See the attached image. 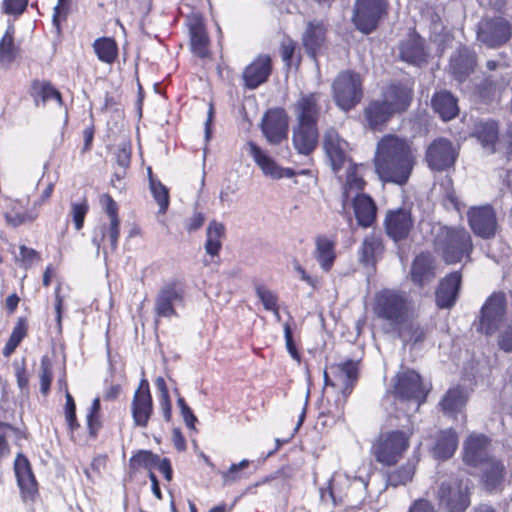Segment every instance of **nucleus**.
Here are the masks:
<instances>
[{
    "mask_svg": "<svg viewBox=\"0 0 512 512\" xmlns=\"http://www.w3.org/2000/svg\"><path fill=\"white\" fill-rule=\"evenodd\" d=\"M374 163L382 181L402 186L412 174L416 155L405 139L385 135L378 142Z\"/></svg>",
    "mask_w": 512,
    "mask_h": 512,
    "instance_id": "nucleus-1",
    "label": "nucleus"
},
{
    "mask_svg": "<svg viewBox=\"0 0 512 512\" xmlns=\"http://www.w3.org/2000/svg\"><path fill=\"white\" fill-rule=\"evenodd\" d=\"M477 330L486 334H498V344L506 352H512V292L493 293L481 308Z\"/></svg>",
    "mask_w": 512,
    "mask_h": 512,
    "instance_id": "nucleus-2",
    "label": "nucleus"
},
{
    "mask_svg": "<svg viewBox=\"0 0 512 512\" xmlns=\"http://www.w3.org/2000/svg\"><path fill=\"white\" fill-rule=\"evenodd\" d=\"M358 361L345 360L331 364L324 371V396L328 403L333 398V405L327 409V413L338 416L353 390L358 378Z\"/></svg>",
    "mask_w": 512,
    "mask_h": 512,
    "instance_id": "nucleus-3",
    "label": "nucleus"
},
{
    "mask_svg": "<svg viewBox=\"0 0 512 512\" xmlns=\"http://www.w3.org/2000/svg\"><path fill=\"white\" fill-rule=\"evenodd\" d=\"M435 248L447 263L454 264L470 257L473 243L466 229L441 227L435 237Z\"/></svg>",
    "mask_w": 512,
    "mask_h": 512,
    "instance_id": "nucleus-4",
    "label": "nucleus"
},
{
    "mask_svg": "<svg viewBox=\"0 0 512 512\" xmlns=\"http://www.w3.org/2000/svg\"><path fill=\"white\" fill-rule=\"evenodd\" d=\"M411 303L404 292L383 289L374 298L373 311L377 318L386 321L392 328L403 323L411 314Z\"/></svg>",
    "mask_w": 512,
    "mask_h": 512,
    "instance_id": "nucleus-5",
    "label": "nucleus"
},
{
    "mask_svg": "<svg viewBox=\"0 0 512 512\" xmlns=\"http://www.w3.org/2000/svg\"><path fill=\"white\" fill-rule=\"evenodd\" d=\"M412 434L410 428L381 433L372 446L376 461L385 466L395 465L408 449Z\"/></svg>",
    "mask_w": 512,
    "mask_h": 512,
    "instance_id": "nucleus-6",
    "label": "nucleus"
},
{
    "mask_svg": "<svg viewBox=\"0 0 512 512\" xmlns=\"http://www.w3.org/2000/svg\"><path fill=\"white\" fill-rule=\"evenodd\" d=\"M436 496L446 512H464L471 503L470 482L451 476L440 482Z\"/></svg>",
    "mask_w": 512,
    "mask_h": 512,
    "instance_id": "nucleus-7",
    "label": "nucleus"
},
{
    "mask_svg": "<svg viewBox=\"0 0 512 512\" xmlns=\"http://www.w3.org/2000/svg\"><path fill=\"white\" fill-rule=\"evenodd\" d=\"M333 99L343 111L354 108L362 99V79L352 71L341 72L333 82Z\"/></svg>",
    "mask_w": 512,
    "mask_h": 512,
    "instance_id": "nucleus-8",
    "label": "nucleus"
},
{
    "mask_svg": "<svg viewBox=\"0 0 512 512\" xmlns=\"http://www.w3.org/2000/svg\"><path fill=\"white\" fill-rule=\"evenodd\" d=\"M428 390L420 375L413 370H402L395 376L393 394L401 402H408L417 410L425 401Z\"/></svg>",
    "mask_w": 512,
    "mask_h": 512,
    "instance_id": "nucleus-9",
    "label": "nucleus"
},
{
    "mask_svg": "<svg viewBox=\"0 0 512 512\" xmlns=\"http://www.w3.org/2000/svg\"><path fill=\"white\" fill-rule=\"evenodd\" d=\"M512 37V24L504 17L483 18L477 25V41L487 48L504 46Z\"/></svg>",
    "mask_w": 512,
    "mask_h": 512,
    "instance_id": "nucleus-10",
    "label": "nucleus"
},
{
    "mask_svg": "<svg viewBox=\"0 0 512 512\" xmlns=\"http://www.w3.org/2000/svg\"><path fill=\"white\" fill-rule=\"evenodd\" d=\"M385 10V0H356L352 20L359 31L369 34L376 29Z\"/></svg>",
    "mask_w": 512,
    "mask_h": 512,
    "instance_id": "nucleus-11",
    "label": "nucleus"
},
{
    "mask_svg": "<svg viewBox=\"0 0 512 512\" xmlns=\"http://www.w3.org/2000/svg\"><path fill=\"white\" fill-rule=\"evenodd\" d=\"M184 286L179 281L164 283L155 299V313L158 317L171 318L177 315L176 308L183 306Z\"/></svg>",
    "mask_w": 512,
    "mask_h": 512,
    "instance_id": "nucleus-12",
    "label": "nucleus"
},
{
    "mask_svg": "<svg viewBox=\"0 0 512 512\" xmlns=\"http://www.w3.org/2000/svg\"><path fill=\"white\" fill-rule=\"evenodd\" d=\"M323 147L333 172L341 178L340 171L351 162L348 156V142L341 138L336 130L331 128L326 130L324 134Z\"/></svg>",
    "mask_w": 512,
    "mask_h": 512,
    "instance_id": "nucleus-13",
    "label": "nucleus"
},
{
    "mask_svg": "<svg viewBox=\"0 0 512 512\" xmlns=\"http://www.w3.org/2000/svg\"><path fill=\"white\" fill-rule=\"evenodd\" d=\"M467 219L476 236L491 239L496 235L498 222L496 213L491 206L471 207L467 212Z\"/></svg>",
    "mask_w": 512,
    "mask_h": 512,
    "instance_id": "nucleus-14",
    "label": "nucleus"
},
{
    "mask_svg": "<svg viewBox=\"0 0 512 512\" xmlns=\"http://www.w3.org/2000/svg\"><path fill=\"white\" fill-rule=\"evenodd\" d=\"M261 130L270 144H279L288 135V115L283 108L268 110L263 116Z\"/></svg>",
    "mask_w": 512,
    "mask_h": 512,
    "instance_id": "nucleus-15",
    "label": "nucleus"
},
{
    "mask_svg": "<svg viewBox=\"0 0 512 512\" xmlns=\"http://www.w3.org/2000/svg\"><path fill=\"white\" fill-rule=\"evenodd\" d=\"M131 413L134 425L145 428L149 419L153 414V401L150 394L149 383L146 379H142L139 387L134 392Z\"/></svg>",
    "mask_w": 512,
    "mask_h": 512,
    "instance_id": "nucleus-16",
    "label": "nucleus"
},
{
    "mask_svg": "<svg viewBox=\"0 0 512 512\" xmlns=\"http://www.w3.org/2000/svg\"><path fill=\"white\" fill-rule=\"evenodd\" d=\"M491 443L483 434L471 433L463 444V461L472 467H479L491 459Z\"/></svg>",
    "mask_w": 512,
    "mask_h": 512,
    "instance_id": "nucleus-17",
    "label": "nucleus"
},
{
    "mask_svg": "<svg viewBox=\"0 0 512 512\" xmlns=\"http://www.w3.org/2000/svg\"><path fill=\"white\" fill-rule=\"evenodd\" d=\"M340 175L342 177L338 179L342 183V202L345 208L350 198L363 193L366 185L363 178L364 167L351 161L340 171Z\"/></svg>",
    "mask_w": 512,
    "mask_h": 512,
    "instance_id": "nucleus-18",
    "label": "nucleus"
},
{
    "mask_svg": "<svg viewBox=\"0 0 512 512\" xmlns=\"http://www.w3.org/2000/svg\"><path fill=\"white\" fill-rule=\"evenodd\" d=\"M457 157V151L451 141L439 138L427 149L426 160L431 169L443 171L451 167Z\"/></svg>",
    "mask_w": 512,
    "mask_h": 512,
    "instance_id": "nucleus-19",
    "label": "nucleus"
},
{
    "mask_svg": "<svg viewBox=\"0 0 512 512\" xmlns=\"http://www.w3.org/2000/svg\"><path fill=\"white\" fill-rule=\"evenodd\" d=\"M384 226L390 238L400 241L409 236L414 226V220L410 210L399 208L387 212Z\"/></svg>",
    "mask_w": 512,
    "mask_h": 512,
    "instance_id": "nucleus-20",
    "label": "nucleus"
},
{
    "mask_svg": "<svg viewBox=\"0 0 512 512\" xmlns=\"http://www.w3.org/2000/svg\"><path fill=\"white\" fill-rule=\"evenodd\" d=\"M320 93H302L292 105L297 123L317 125L320 113Z\"/></svg>",
    "mask_w": 512,
    "mask_h": 512,
    "instance_id": "nucleus-21",
    "label": "nucleus"
},
{
    "mask_svg": "<svg viewBox=\"0 0 512 512\" xmlns=\"http://www.w3.org/2000/svg\"><path fill=\"white\" fill-rule=\"evenodd\" d=\"M476 62L474 51L467 47H460L450 57L448 72L455 81L462 84L473 73Z\"/></svg>",
    "mask_w": 512,
    "mask_h": 512,
    "instance_id": "nucleus-22",
    "label": "nucleus"
},
{
    "mask_svg": "<svg viewBox=\"0 0 512 512\" xmlns=\"http://www.w3.org/2000/svg\"><path fill=\"white\" fill-rule=\"evenodd\" d=\"M380 100L394 115L403 113L411 104L412 88L403 83H391L383 89Z\"/></svg>",
    "mask_w": 512,
    "mask_h": 512,
    "instance_id": "nucleus-23",
    "label": "nucleus"
},
{
    "mask_svg": "<svg viewBox=\"0 0 512 512\" xmlns=\"http://www.w3.org/2000/svg\"><path fill=\"white\" fill-rule=\"evenodd\" d=\"M246 150L264 175L273 179L291 178L294 176L292 169L278 166L277 163L254 142H248L246 144Z\"/></svg>",
    "mask_w": 512,
    "mask_h": 512,
    "instance_id": "nucleus-24",
    "label": "nucleus"
},
{
    "mask_svg": "<svg viewBox=\"0 0 512 512\" xmlns=\"http://www.w3.org/2000/svg\"><path fill=\"white\" fill-rule=\"evenodd\" d=\"M14 472L24 500H33L38 493L37 482L28 459L19 453L14 461Z\"/></svg>",
    "mask_w": 512,
    "mask_h": 512,
    "instance_id": "nucleus-25",
    "label": "nucleus"
},
{
    "mask_svg": "<svg viewBox=\"0 0 512 512\" xmlns=\"http://www.w3.org/2000/svg\"><path fill=\"white\" fill-rule=\"evenodd\" d=\"M462 276L458 271L452 272L443 278L435 293L436 305L440 309H449L454 306L461 287Z\"/></svg>",
    "mask_w": 512,
    "mask_h": 512,
    "instance_id": "nucleus-26",
    "label": "nucleus"
},
{
    "mask_svg": "<svg viewBox=\"0 0 512 512\" xmlns=\"http://www.w3.org/2000/svg\"><path fill=\"white\" fill-rule=\"evenodd\" d=\"M368 472L365 474L360 471L355 474L336 472L329 481L328 490L330 497L335 501L336 497H341L346 487L366 490L368 486Z\"/></svg>",
    "mask_w": 512,
    "mask_h": 512,
    "instance_id": "nucleus-27",
    "label": "nucleus"
},
{
    "mask_svg": "<svg viewBox=\"0 0 512 512\" xmlns=\"http://www.w3.org/2000/svg\"><path fill=\"white\" fill-rule=\"evenodd\" d=\"M271 73V58L268 55H259L243 72L245 86L255 89L267 81Z\"/></svg>",
    "mask_w": 512,
    "mask_h": 512,
    "instance_id": "nucleus-28",
    "label": "nucleus"
},
{
    "mask_svg": "<svg viewBox=\"0 0 512 512\" xmlns=\"http://www.w3.org/2000/svg\"><path fill=\"white\" fill-rule=\"evenodd\" d=\"M292 141L294 148L303 155L310 154L318 142L317 125L297 123L293 127Z\"/></svg>",
    "mask_w": 512,
    "mask_h": 512,
    "instance_id": "nucleus-29",
    "label": "nucleus"
},
{
    "mask_svg": "<svg viewBox=\"0 0 512 512\" xmlns=\"http://www.w3.org/2000/svg\"><path fill=\"white\" fill-rule=\"evenodd\" d=\"M327 28L323 21L312 20L306 25L302 35V43L306 51L315 57L326 41Z\"/></svg>",
    "mask_w": 512,
    "mask_h": 512,
    "instance_id": "nucleus-30",
    "label": "nucleus"
},
{
    "mask_svg": "<svg viewBox=\"0 0 512 512\" xmlns=\"http://www.w3.org/2000/svg\"><path fill=\"white\" fill-rule=\"evenodd\" d=\"M479 467L482 469L481 477L485 488L490 492L501 489L506 474L502 462L492 457Z\"/></svg>",
    "mask_w": 512,
    "mask_h": 512,
    "instance_id": "nucleus-31",
    "label": "nucleus"
},
{
    "mask_svg": "<svg viewBox=\"0 0 512 512\" xmlns=\"http://www.w3.org/2000/svg\"><path fill=\"white\" fill-rule=\"evenodd\" d=\"M350 200L353 203L355 217L362 227L371 226L376 219L377 208L373 199L367 194H360Z\"/></svg>",
    "mask_w": 512,
    "mask_h": 512,
    "instance_id": "nucleus-32",
    "label": "nucleus"
},
{
    "mask_svg": "<svg viewBox=\"0 0 512 512\" xmlns=\"http://www.w3.org/2000/svg\"><path fill=\"white\" fill-rule=\"evenodd\" d=\"M394 329L398 331L399 337L404 344L411 345L423 342L428 333L427 326L421 325L418 321L412 319L411 314Z\"/></svg>",
    "mask_w": 512,
    "mask_h": 512,
    "instance_id": "nucleus-33",
    "label": "nucleus"
},
{
    "mask_svg": "<svg viewBox=\"0 0 512 512\" xmlns=\"http://www.w3.org/2000/svg\"><path fill=\"white\" fill-rule=\"evenodd\" d=\"M471 136L475 137L489 153H493L498 140V125L493 120L478 121L474 124Z\"/></svg>",
    "mask_w": 512,
    "mask_h": 512,
    "instance_id": "nucleus-34",
    "label": "nucleus"
},
{
    "mask_svg": "<svg viewBox=\"0 0 512 512\" xmlns=\"http://www.w3.org/2000/svg\"><path fill=\"white\" fill-rule=\"evenodd\" d=\"M435 277L433 258L430 254L418 255L412 265L411 279L419 285L424 286Z\"/></svg>",
    "mask_w": 512,
    "mask_h": 512,
    "instance_id": "nucleus-35",
    "label": "nucleus"
},
{
    "mask_svg": "<svg viewBox=\"0 0 512 512\" xmlns=\"http://www.w3.org/2000/svg\"><path fill=\"white\" fill-rule=\"evenodd\" d=\"M458 446V436L455 430L446 429L437 434L433 447V455L438 459H448L455 453Z\"/></svg>",
    "mask_w": 512,
    "mask_h": 512,
    "instance_id": "nucleus-36",
    "label": "nucleus"
},
{
    "mask_svg": "<svg viewBox=\"0 0 512 512\" xmlns=\"http://www.w3.org/2000/svg\"><path fill=\"white\" fill-rule=\"evenodd\" d=\"M432 107L437 114L448 121L458 115L457 99L448 91H440L432 98Z\"/></svg>",
    "mask_w": 512,
    "mask_h": 512,
    "instance_id": "nucleus-37",
    "label": "nucleus"
},
{
    "mask_svg": "<svg viewBox=\"0 0 512 512\" xmlns=\"http://www.w3.org/2000/svg\"><path fill=\"white\" fill-rule=\"evenodd\" d=\"M466 401L467 394L465 391L456 387L446 392L440 405L445 415L456 419L458 414H462Z\"/></svg>",
    "mask_w": 512,
    "mask_h": 512,
    "instance_id": "nucleus-38",
    "label": "nucleus"
},
{
    "mask_svg": "<svg viewBox=\"0 0 512 512\" xmlns=\"http://www.w3.org/2000/svg\"><path fill=\"white\" fill-rule=\"evenodd\" d=\"M315 244L314 257L322 270L330 271L336 258L334 241L327 236L321 235L316 238Z\"/></svg>",
    "mask_w": 512,
    "mask_h": 512,
    "instance_id": "nucleus-39",
    "label": "nucleus"
},
{
    "mask_svg": "<svg viewBox=\"0 0 512 512\" xmlns=\"http://www.w3.org/2000/svg\"><path fill=\"white\" fill-rule=\"evenodd\" d=\"M400 56L402 60L408 63L420 65L426 58L423 40L416 35H410L400 45Z\"/></svg>",
    "mask_w": 512,
    "mask_h": 512,
    "instance_id": "nucleus-40",
    "label": "nucleus"
},
{
    "mask_svg": "<svg viewBox=\"0 0 512 512\" xmlns=\"http://www.w3.org/2000/svg\"><path fill=\"white\" fill-rule=\"evenodd\" d=\"M365 119L370 128L380 129L394 113L381 100H374L365 108Z\"/></svg>",
    "mask_w": 512,
    "mask_h": 512,
    "instance_id": "nucleus-41",
    "label": "nucleus"
},
{
    "mask_svg": "<svg viewBox=\"0 0 512 512\" xmlns=\"http://www.w3.org/2000/svg\"><path fill=\"white\" fill-rule=\"evenodd\" d=\"M225 234V226L223 223L217 222L215 220L211 221L206 230V241H205V251L207 254L211 256H216L219 254L221 250L222 243L221 240Z\"/></svg>",
    "mask_w": 512,
    "mask_h": 512,
    "instance_id": "nucleus-42",
    "label": "nucleus"
},
{
    "mask_svg": "<svg viewBox=\"0 0 512 512\" xmlns=\"http://www.w3.org/2000/svg\"><path fill=\"white\" fill-rule=\"evenodd\" d=\"M14 27L9 25L0 40V65L11 64L18 55V47L14 44Z\"/></svg>",
    "mask_w": 512,
    "mask_h": 512,
    "instance_id": "nucleus-43",
    "label": "nucleus"
},
{
    "mask_svg": "<svg viewBox=\"0 0 512 512\" xmlns=\"http://www.w3.org/2000/svg\"><path fill=\"white\" fill-rule=\"evenodd\" d=\"M381 239L374 235L365 237L359 251V260L364 265L374 264L377 256L382 252Z\"/></svg>",
    "mask_w": 512,
    "mask_h": 512,
    "instance_id": "nucleus-44",
    "label": "nucleus"
},
{
    "mask_svg": "<svg viewBox=\"0 0 512 512\" xmlns=\"http://www.w3.org/2000/svg\"><path fill=\"white\" fill-rule=\"evenodd\" d=\"M94 52L98 59L107 64H111L117 57L118 48L115 40L103 37L95 40L93 44Z\"/></svg>",
    "mask_w": 512,
    "mask_h": 512,
    "instance_id": "nucleus-45",
    "label": "nucleus"
},
{
    "mask_svg": "<svg viewBox=\"0 0 512 512\" xmlns=\"http://www.w3.org/2000/svg\"><path fill=\"white\" fill-rule=\"evenodd\" d=\"M119 226H120V220L118 219L117 223V235L115 237V241L113 242L110 234V227H111V219H108V222L102 223L94 232L92 243L96 246L97 251H100L101 245L105 240L109 241L110 249L112 252L116 251L118 246V239H119Z\"/></svg>",
    "mask_w": 512,
    "mask_h": 512,
    "instance_id": "nucleus-46",
    "label": "nucleus"
},
{
    "mask_svg": "<svg viewBox=\"0 0 512 512\" xmlns=\"http://www.w3.org/2000/svg\"><path fill=\"white\" fill-rule=\"evenodd\" d=\"M415 473L414 464L407 462L387 476V486L397 487L409 483Z\"/></svg>",
    "mask_w": 512,
    "mask_h": 512,
    "instance_id": "nucleus-47",
    "label": "nucleus"
},
{
    "mask_svg": "<svg viewBox=\"0 0 512 512\" xmlns=\"http://www.w3.org/2000/svg\"><path fill=\"white\" fill-rule=\"evenodd\" d=\"M150 177V190L159 205V213L164 214L169 207V192L168 189L159 181L152 178L151 169H148Z\"/></svg>",
    "mask_w": 512,
    "mask_h": 512,
    "instance_id": "nucleus-48",
    "label": "nucleus"
},
{
    "mask_svg": "<svg viewBox=\"0 0 512 512\" xmlns=\"http://www.w3.org/2000/svg\"><path fill=\"white\" fill-rule=\"evenodd\" d=\"M191 46L199 57L204 58L208 55V37L200 25L191 28Z\"/></svg>",
    "mask_w": 512,
    "mask_h": 512,
    "instance_id": "nucleus-49",
    "label": "nucleus"
},
{
    "mask_svg": "<svg viewBox=\"0 0 512 512\" xmlns=\"http://www.w3.org/2000/svg\"><path fill=\"white\" fill-rule=\"evenodd\" d=\"M100 203L103 210L107 213L108 219H111L110 234L113 242L117 235V223H118V206L117 203L109 194H103L100 197Z\"/></svg>",
    "mask_w": 512,
    "mask_h": 512,
    "instance_id": "nucleus-50",
    "label": "nucleus"
},
{
    "mask_svg": "<svg viewBox=\"0 0 512 512\" xmlns=\"http://www.w3.org/2000/svg\"><path fill=\"white\" fill-rule=\"evenodd\" d=\"M33 96L37 105L40 101L45 104L49 100H56L61 104V95L59 91L49 83L35 84L33 86Z\"/></svg>",
    "mask_w": 512,
    "mask_h": 512,
    "instance_id": "nucleus-51",
    "label": "nucleus"
},
{
    "mask_svg": "<svg viewBox=\"0 0 512 512\" xmlns=\"http://www.w3.org/2000/svg\"><path fill=\"white\" fill-rule=\"evenodd\" d=\"M100 399L95 398L89 408L87 413V426L89 430V434L91 437L95 438L102 427V422L100 419Z\"/></svg>",
    "mask_w": 512,
    "mask_h": 512,
    "instance_id": "nucleus-52",
    "label": "nucleus"
},
{
    "mask_svg": "<svg viewBox=\"0 0 512 512\" xmlns=\"http://www.w3.org/2000/svg\"><path fill=\"white\" fill-rule=\"evenodd\" d=\"M158 457V455L149 450H140L130 458V466L133 469L145 468L150 470L156 467Z\"/></svg>",
    "mask_w": 512,
    "mask_h": 512,
    "instance_id": "nucleus-53",
    "label": "nucleus"
},
{
    "mask_svg": "<svg viewBox=\"0 0 512 512\" xmlns=\"http://www.w3.org/2000/svg\"><path fill=\"white\" fill-rule=\"evenodd\" d=\"M25 335L26 325L24 321L20 320L18 324L13 328L9 339L3 348V355L5 357H9L15 351Z\"/></svg>",
    "mask_w": 512,
    "mask_h": 512,
    "instance_id": "nucleus-54",
    "label": "nucleus"
},
{
    "mask_svg": "<svg viewBox=\"0 0 512 512\" xmlns=\"http://www.w3.org/2000/svg\"><path fill=\"white\" fill-rule=\"evenodd\" d=\"M52 360L49 356L44 355L40 362V391L43 395H47L50 390L52 381Z\"/></svg>",
    "mask_w": 512,
    "mask_h": 512,
    "instance_id": "nucleus-55",
    "label": "nucleus"
},
{
    "mask_svg": "<svg viewBox=\"0 0 512 512\" xmlns=\"http://www.w3.org/2000/svg\"><path fill=\"white\" fill-rule=\"evenodd\" d=\"M4 217L6 223L12 227H18L26 222L34 220L33 216L21 209H18L17 202H12L10 210L5 212Z\"/></svg>",
    "mask_w": 512,
    "mask_h": 512,
    "instance_id": "nucleus-56",
    "label": "nucleus"
},
{
    "mask_svg": "<svg viewBox=\"0 0 512 512\" xmlns=\"http://www.w3.org/2000/svg\"><path fill=\"white\" fill-rule=\"evenodd\" d=\"M89 205L86 199L80 202L71 203L70 215L72 217L74 227L77 231L81 230L84 225V219L88 213Z\"/></svg>",
    "mask_w": 512,
    "mask_h": 512,
    "instance_id": "nucleus-57",
    "label": "nucleus"
},
{
    "mask_svg": "<svg viewBox=\"0 0 512 512\" xmlns=\"http://www.w3.org/2000/svg\"><path fill=\"white\" fill-rule=\"evenodd\" d=\"M249 465V461L246 459H243L237 464H232L228 471L221 472V476L223 479L224 484L230 485L238 480L241 479V475L239 474V471L242 469L247 468Z\"/></svg>",
    "mask_w": 512,
    "mask_h": 512,
    "instance_id": "nucleus-58",
    "label": "nucleus"
},
{
    "mask_svg": "<svg viewBox=\"0 0 512 512\" xmlns=\"http://www.w3.org/2000/svg\"><path fill=\"white\" fill-rule=\"evenodd\" d=\"M256 294L266 310L276 309L277 297L271 290L263 285H257Z\"/></svg>",
    "mask_w": 512,
    "mask_h": 512,
    "instance_id": "nucleus-59",
    "label": "nucleus"
},
{
    "mask_svg": "<svg viewBox=\"0 0 512 512\" xmlns=\"http://www.w3.org/2000/svg\"><path fill=\"white\" fill-rule=\"evenodd\" d=\"M13 431L14 428L11 425L0 422V459L10 453L7 438Z\"/></svg>",
    "mask_w": 512,
    "mask_h": 512,
    "instance_id": "nucleus-60",
    "label": "nucleus"
},
{
    "mask_svg": "<svg viewBox=\"0 0 512 512\" xmlns=\"http://www.w3.org/2000/svg\"><path fill=\"white\" fill-rule=\"evenodd\" d=\"M28 0H3L2 9L9 15H20L25 10Z\"/></svg>",
    "mask_w": 512,
    "mask_h": 512,
    "instance_id": "nucleus-61",
    "label": "nucleus"
},
{
    "mask_svg": "<svg viewBox=\"0 0 512 512\" xmlns=\"http://www.w3.org/2000/svg\"><path fill=\"white\" fill-rule=\"evenodd\" d=\"M131 159V147L128 143H121L116 151V162L119 168H128Z\"/></svg>",
    "mask_w": 512,
    "mask_h": 512,
    "instance_id": "nucleus-62",
    "label": "nucleus"
},
{
    "mask_svg": "<svg viewBox=\"0 0 512 512\" xmlns=\"http://www.w3.org/2000/svg\"><path fill=\"white\" fill-rule=\"evenodd\" d=\"M20 259L25 268L31 267L35 262L40 261V255L32 248L24 245L20 247Z\"/></svg>",
    "mask_w": 512,
    "mask_h": 512,
    "instance_id": "nucleus-63",
    "label": "nucleus"
},
{
    "mask_svg": "<svg viewBox=\"0 0 512 512\" xmlns=\"http://www.w3.org/2000/svg\"><path fill=\"white\" fill-rule=\"evenodd\" d=\"M205 220H206V217H205L204 213L195 211L192 214V216L188 217L185 220L184 227L189 233H191V232L199 230L203 226Z\"/></svg>",
    "mask_w": 512,
    "mask_h": 512,
    "instance_id": "nucleus-64",
    "label": "nucleus"
}]
</instances>
